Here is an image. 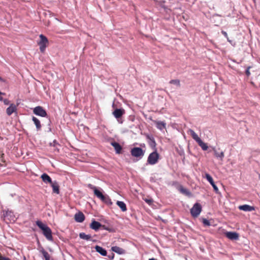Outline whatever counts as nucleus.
Returning <instances> with one entry per match:
<instances>
[{
	"label": "nucleus",
	"mask_w": 260,
	"mask_h": 260,
	"mask_svg": "<svg viewBox=\"0 0 260 260\" xmlns=\"http://www.w3.org/2000/svg\"><path fill=\"white\" fill-rule=\"evenodd\" d=\"M5 93H3V92H2L0 91V95H5Z\"/></svg>",
	"instance_id": "41"
},
{
	"label": "nucleus",
	"mask_w": 260,
	"mask_h": 260,
	"mask_svg": "<svg viewBox=\"0 0 260 260\" xmlns=\"http://www.w3.org/2000/svg\"><path fill=\"white\" fill-rule=\"evenodd\" d=\"M250 69V67H249L247 68L246 71V74L247 76H249L250 75V72L249 71V69Z\"/></svg>",
	"instance_id": "36"
},
{
	"label": "nucleus",
	"mask_w": 260,
	"mask_h": 260,
	"mask_svg": "<svg viewBox=\"0 0 260 260\" xmlns=\"http://www.w3.org/2000/svg\"><path fill=\"white\" fill-rule=\"evenodd\" d=\"M179 190L180 191V192H181L182 193H183L184 194L189 196L190 194V192L188 190V189L185 188L182 186H180L179 187Z\"/></svg>",
	"instance_id": "29"
},
{
	"label": "nucleus",
	"mask_w": 260,
	"mask_h": 260,
	"mask_svg": "<svg viewBox=\"0 0 260 260\" xmlns=\"http://www.w3.org/2000/svg\"><path fill=\"white\" fill-rule=\"evenodd\" d=\"M79 237L82 239L88 241L90 240L91 236L90 235H86L84 233H81L79 234Z\"/></svg>",
	"instance_id": "26"
},
{
	"label": "nucleus",
	"mask_w": 260,
	"mask_h": 260,
	"mask_svg": "<svg viewBox=\"0 0 260 260\" xmlns=\"http://www.w3.org/2000/svg\"><path fill=\"white\" fill-rule=\"evenodd\" d=\"M159 155L157 152V150H154V151L151 153L147 159V162L151 165H153L158 162L159 159Z\"/></svg>",
	"instance_id": "3"
},
{
	"label": "nucleus",
	"mask_w": 260,
	"mask_h": 260,
	"mask_svg": "<svg viewBox=\"0 0 260 260\" xmlns=\"http://www.w3.org/2000/svg\"><path fill=\"white\" fill-rule=\"evenodd\" d=\"M41 178L42 181L46 184H48V183L51 184L52 182V179L50 178V177L48 174H47L46 173L43 174L41 175Z\"/></svg>",
	"instance_id": "17"
},
{
	"label": "nucleus",
	"mask_w": 260,
	"mask_h": 260,
	"mask_svg": "<svg viewBox=\"0 0 260 260\" xmlns=\"http://www.w3.org/2000/svg\"><path fill=\"white\" fill-rule=\"evenodd\" d=\"M32 120L36 125L37 130H40L41 128V124L40 120L34 116L32 117Z\"/></svg>",
	"instance_id": "24"
},
{
	"label": "nucleus",
	"mask_w": 260,
	"mask_h": 260,
	"mask_svg": "<svg viewBox=\"0 0 260 260\" xmlns=\"http://www.w3.org/2000/svg\"><path fill=\"white\" fill-rule=\"evenodd\" d=\"M131 155L137 158H142L145 154V151L140 147H134L131 150Z\"/></svg>",
	"instance_id": "5"
},
{
	"label": "nucleus",
	"mask_w": 260,
	"mask_h": 260,
	"mask_svg": "<svg viewBox=\"0 0 260 260\" xmlns=\"http://www.w3.org/2000/svg\"><path fill=\"white\" fill-rule=\"evenodd\" d=\"M52 187L53 192L56 194L59 193V186L56 181H52V183L50 184Z\"/></svg>",
	"instance_id": "14"
},
{
	"label": "nucleus",
	"mask_w": 260,
	"mask_h": 260,
	"mask_svg": "<svg viewBox=\"0 0 260 260\" xmlns=\"http://www.w3.org/2000/svg\"><path fill=\"white\" fill-rule=\"evenodd\" d=\"M111 145L114 148L116 153L120 154L122 152V147L117 142H113L111 143Z\"/></svg>",
	"instance_id": "16"
},
{
	"label": "nucleus",
	"mask_w": 260,
	"mask_h": 260,
	"mask_svg": "<svg viewBox=\"0 0 260 260\" xmlns=\"http://www.w3.org/2000/svg\"><path fill=\"white\" fill-rule=\"evenodd\" d=\"M189 132L190 133V134L191 135L192 138L197 142H198L201 139L199 137L198 135L192 129H189Z\"/></svg>",
	"instance_id": "25"
},
{
	"label": "nucleus",
	"mask_w": 260,
	"mask_h": 260,
	"mask_svg": "<svg viewBox=\"0 0 260 260\" xmlns=\"http://www.w3.org/2000/svg\"><path fill=\"white\" fill-rule=\"evenodd\" d=\"M0 81H4V80L0 77Z\"/></svg>",
	"instance_id": "42"
},
{
	"label": "nucleus",
	"mask_w": 260,
	"mask_h": 260,
	"mask_svg": "<svg viewBox=\"0 0 260 260\" xmlns=\"http://www.w3.org/2000/svg\"><path fill=\"white\" fill-rule=\"evenodd\" d=\"M146 138L148 140V143L149 146L154 150H156V143L154 138L149 135H146Z\"/></svg>",
	"instance_id": "8"
},
{
	"label": "nucleus",
	"mask_w": 260,
	"mask_h": 260,
	"mask_svg": "<svg viewBox=\"0 0 260 260\" xmlns=\"http://www.w3.org/2000/svg\"><path fill=\"white\" fill-rule=\"evenodd\" d=\"M205 177L210 184H213L214 182L212 177L208 173L205 174Z\"/></svg>",
	"instance_id": "31"
},
{
	"label": "nucleus",
	"mask_w": 260,
	"mask_h": 260,
	"mask_svg": "<svg viewBox=\"0 0 260 260\" xmlns=\"http://www.w3.org/2000/svg\"><path fill=\"white\" fill-rule=\"evenodd\" d=\"M0 260H11V259L9 258V257H6L3 256Z\"/></svg>",
	"instance_id": "38"
},
{
	"label": "nucleus",
	"mask_w": 260,
	"mask_h": 260,
	"mask_svg": "<svg viewBox=\"0 0 260 260\" xmlns=\"http://www.w3.org/2000/svg\"><path fill=\"white\" fill-rule=\"evenodd\" d=\"M4 218L6 219H8L10 221L15 220V216L13 214V212L11 211H3V214Z\"/></svg>",
	"instance_id": "9"
},
{
	"label": "nucleus",
	"mask_w": 260,
	"mask_h": 260,
	"mask_svg": "<svg viewBox=\"0 0 260 260\" xmlns=\"http://www.w3.org/2000/svg\"><path fill=\"white\" fill-rule=\"evenodd\" d=\"M3 255H2L1 253L0 252V259H1V257H2Z\"/></svg>",
	"instance_id": "44"
},
{
	"label": "nucleus",
	"mask_w": 260,
	"mask_h": 260,
	"mask_svg": "<svg viewBox=\"0 0 260 260\" xmlns=\"http://www.w3.org/2000/svg\"><path fill=\"white\" fill-rule=\"evenodd\" d=\"M3 102H4V104L6 105H8L10 104V101L8 99H4Z\"/></svg>",
	"instance_id": "37"
},
{
	"label": "nucleus",
	"mask_w": 260,
	"mask_h": 260,
	"mask_svg": "<svg viewBox=\"0 0 260 260\" xmlns=\"http://www.w3.org/2000/svg\"><path fill=\"white\" fill-rule=\"evenodd\" d=\"M87 186L88 188L93 190L94 195L97 198L100 199L102 201L105 202L106 204H112L110 198L107 196H104L101 191L96 188L95 186L92 185L91 184H88Z\"/></svg>",
	"instance_id": "1"
},
{
	"label": "nucleus",
	"mask_w": 260,
	"mask_h": 260,
	"mask_svg": "<svg viewBox=\"0 0 260 260\" xmlns=\"http://www.w3.org/2000/svg\"><path fill=\"white\" fill-rule=\"evenodd\" d=\"M145 201L148 203L149 205H151L153 203V200L151 199H145Z\"/></svg>",
	"instance_id": "35"
},
{
	"label": "nucleus",
	"mask_w": 260,
	"mask_h": 260,
	"mask_svg": "<svg viewBox=\"0 0 260 260\" xmlns=\"http://www.w3.org/2000/svg\"><path fill=\"white\" fill-rule=\"evenodd\" d=\"M211 185L212 186V187H213V189L214 190V191L216 192V193H218L219 192V190H218V187H217V186L215 184L214 182L213 183V184H211Z\"/></svg>",
	"instance_id": "32"
},
{
	"label": "nucleus",
	"mask_w": 260,
	"mask_h": 260,
	"mask_svg": "<svg viewBox=\"0 0 260 260\" xmlns=\"http://www.w3.org/2000/svg\"><path fill=\"white\" fill-rule=\"evenodd\" d=\"M238 208L239 210L244 211H252L255 210V208L253 206H251L246 204L239 206Z\"/></svg>",
	"instance_id": "15"
},
{
	"label": "nucleus",
	"mask_w": 260,
	"mask_h": 260,
	"mask_svg": "<svg viewBox=\"0 0 260 260\" xmlns=\"http://www.w3.org/2000/svg\"><path fill=\"white\" fill-rule=\"evenodd\" d=\"M40 251L44 257L45 260H50V255L49 253L45 250L44 248H42Z\"/></svg>",
	"instance_id": "28"
},
{
	"label": "nucleus",
	"mask_w": 260,
	"mask_h": 260,
	"mask_svg": "<svg viewBox=\"0 0 260 260\" xmlns=\"http://www.w3.org/2000/svg\"><path fill=\"white\" fill-rule=\"evenodd\" d=\"M221 33L222 34V35L227 39L228 41L229 42H231V41L229 39V38H228V34L227 33L224 31H221Z\"/></svg>",
	"instance_id": "34"
},
{
	"label": "nucleus",
	"mask_w": 260,
	"mask_h": 260,
	"mask_svg": "<svg viewBox=\"0 0 260 260\" xmlns=\"http://www.w3.org/2000/svg\"><path fill=\"white\" fill-rule=\"evenodd\" d=\"M33 112L35 114L45 117L47 114L46 111L41 106H37L34 109Z\"/></svg>",
	"instance_id": "7"
},
{
	"label": "nucleus",
	"mask_w": 260,
	"mask_h": 260,
	"mask_svg": "<svg viewBox=\"0 0 260 260\" xmlns=\"http://www.w3.org/2000/svg\"><path fill=\"white\" fill-rule=\"evenodd\" d=\"M101 226L102 224L95 220H93L90 225V228L95 231L98 230Z\"/></svg>",
	"instance_id": "20"
},
{
	"label": "nucleus",
	"mask_w": 260,
	"mask_h": 260,
	"mask_svg": "<svg viewBox=\"0 0 260 260\" xmlns=\"http://www.w3.org/2000/svg\"><path fill=\"white\" fill-rule=\"evenodd\" d=\"M3 155H4V153H3V154H2V156H3Z\"/></svg>",
	"instance_id": "46"
},
{
	"label": "nucleus",
	"mask_w": 260,
	"mask_h": 260,
	"mask_svg": "<svg viewBox=\"0 0 260 260\" xmlns=\"http://www.w3.org/2000/svg\"><path fill=\"white\" fill-rule=\"evenodd\" d=\"M202 211V207L199 203H196L190 210L191 215L194 217L199 216Z\"/></svg>",
	"instance_id": "6"
},
{
	"label": "nucleus",
	"mask_w": 260,
	"mask_h": 260,
	"mask_svg": "<svg viewBox=\"0 0 260 260\" xmlns=\"http://www.w3.org/2000/svg\"><path fill=\"white\" fill-rule=\"evenodd\" d=\"M152 121L156 124L157 128L159 129L162 130L166 128V123L164 121L152 120Z\"/></svg>",
	"instance_id": "19"
},
{
	"label": "nucleus",
	"mask_w": 260,
	"mask_h": 260,
	"mask_svg": "<svg viewBox=\"0 0 260 260\" xmlns=\"http://www.w3.org/2000/svg\"><path fill=\"white\" fill-rule=\"evenodd\" d=\"M17 105L14 104H10V106L6 109V113L8 115L10 116L13 113L17 111Z\"/></svg>",
	"instance_id": "11"
},
{
	"label": "nucleus",
	"mask_w": 260,
	"mask_h": 260,
	"mask_svg": "<svg viewBox=\"0 0 260 260\" xmlns=\"http://www.w3.org/2000/svg\"><path fill=\"white\" fill-rule=\"evenodd\" d=\"M149 260H156V259L154 258H151L149 259Z\"/></svg>",
	"instance_id": "43"
},
{
	"label": "nucleus",
	"mask_w": 260,
	"mask_h": 260,
	"mask_svg": "<svg viewBox=\"0 0 260 260\" xmlns=\"http://www.w3.org/2000/svg\"><path fill=\"white\" fill-rule=\"evenodd\" d=\"M4 100V99H3V98L1 96H0V101H3Z\"/></svg>",
	"instance_id": "40"
},
{
	"label": "nucleus",
	"mask_w": 260,
	"mask_h": 260,
	"mask_svg": "<svg viewBox=\"0 0 260 260\" xmlns=\"http://www.w3.org/2000/svg\"><path fill=\"white\" fill-rule=\"evenodd\" d=\"M39 37L40 38V40L38 44L40 46V51L43 53L45 51L46 47L48 45V39L42 34L40 35Z\"/></svg>",
	"instance_id": "4"
},
{
	"label": "nucleus",
	"mask_w": 260,
	"mask_h": 260,
	"mask_svg": "<svg viewBox=\"0 0 260 260\" xmlns=\"http://www.w3.org/2000/svg\"><path fill=\"white\" fill-rule=\"evenodd\" d=\"M36 224L42 230L43 234L46 239L49 241H52L53 237L52 236V231L50 228L40 220L36 221Z\"/></svg>",
	"instance_id": "2"
},
{
	"label": "nucleus",
	"mask_w": 260,
	"mask_h": 260,
	"mask_svg": "<svg viewBox=\"0 0 260 260\" xmlns=\"http://www.w3.org/2000/svg\"><path fill=\"white\" fill-rule=\"evenodd\" d=\"M116 204L121 209L122 211L125 212L127 210L126 204L123 202L118 201L116 202Z\"/></svg>",
	"instance_id": "23"
},
{
	"label": "nucleus",
	"mask_w": 260,
	"mask_h": 260,
	"mask_svg": "<svg viewBox=\"0 0 260 260\" xmlns=\"http://www.w3.org/2000/svg\"><path fill=\"white\" fill-rule=\"evenodd\" d=\"M225 235L230 240H237L239 238V235L236 232H229L225 233Z\"/></svg>",
	"instance_id": "13"
},
{
	"label": "nucleus",
	"mask_w": 260,
	"mask_h": 260,
	"mask_svg": "<svg viewBox=\"0 0 260 260\" xmlns=\"http://www.w3.org/2000/svg\"><path fill=\"white\" fill-rule=\"evenodd\" d=\"M203 223L205 225H210V222L206 219H203Z\"/></svg>",
	"instance_id": "33"
},
{
	"label": "nucleus",
	"mask_w": 260,
	"mask_h": 260,
	"mask_svg": "<svg viewBox=\"0 0 260 260\" xmlns=\"http://www.w3.org/2000/svg\"><path fill=\"white\" fill-rule=\"evenodd\" d=\"M95 249L96 252L100 253L102 255H103V256L107 255V251L103 247H102L100 246H98V245H96L95 246Z\"/></svg>",
	"instance_id": "21"
},
{
	"label": "nucleus",
	"mask_w": 260,
	"mask_h": 260,
	"mask_svg": "<svg viewBox=\"0 0 260 260\" xmlns=\"http://www.w3.org/2000/svg\"><path fill=\"white\" fill-rule=\"evenodd\" d=\"M114 257V254H112V255L111 256V257L109 256V258L110 259H113Z\"/></svg>",
	"instance_id": "39"
},
{
	"label": "nucleus",
	"mask_w": 260,
	"mask_h": 260,
	"mask_svg": "<svg viewBox=\"0 0 260 260\" xmlns=\"http://www.w3.org/2000/svg\"><path fill=\"white\" fill-rule=\"evenodd\" d=\"M75 220L78 222H82L85 219V216L81 212H79L75 215Z\"/></svg>",
	"instance_id": "12"
},
{
	"label": "nucleus",
	"mask_w": 260,
	"mask_h": 260,
	"mask_svg": "<svg viewBox=\"0 0 260 260\" xmlns=\"http://www.w3.org/2000/svg\"><path fill=\"white\" fill-rule=\"evenodd\" d=\"M125 113V110L123 109H116L113 112V115L116 119H119Z\"/></svg>",
	"instance_id": "10"
},
{
	"label": "nucleus",
	"mask_w": 260,
	"mask_h": 260,
	"mask_svg": "<svg viewBox=\"0 0 260 260\" xmlns=\"http://www.w3.org/2000/svg\"><path fill=\"white\" fill-rule=\"evenodd\" d=\"M169 83L171 84H175L178 87L180 86V80L178 79L171 80L170 81Z\"/></svg>",
	"instance_id": "30"
},
{
	"label": "nucleus",
	"mask_w": 260,
	"mask_h": 260,
	"mask_svg": "<svg viewBox=\"0 0 260 260\" xmlns=\"http://www.w3.org/2000/svg\"><path fill=\"white\" fill-rule=\"evenodd\" d=\"M213 151L214 152V156L217 158H219L221 160H222L224 157V154L223 151L218 152L217 150L215 148H213Z\"/></svg>",
	"instance_id": "18"
},
{
	"label": "nucleus",
	"mask_w": 260,
	"mask_h": 260,
	"mask_svg": "<svg viewBox=\"0 0 260 260\" xmlns=\"http://www.w3.org/2000/svg\"><path fill=\"white\" fill-rule=\"evenodd\" d=\"M197 143L203 150L205 151L208 149V146H207V144L204 143L201 139Z\"/></svg>",
	"instance_id": "27"
},
{
	"label": "nucleus",
	"mask_w": 260,
	"mask_h": 260,
	"mask_svg": "<svg viewBox=\"0 0 260 260\" xmlns=\"http://www.w3.org/2000/svg\"><path fill=\"white\" fill-rule=\"evenodd\" d=\"M141 146H143V147H145V144H143V145H141Z\"/></svg>",
	"instance_id": "45"
},
{
	"label": "nucleus",
	"mask_w": 260,
	"mask_h": 260,
	"mask_svg": "<svg viewBox=\"0 0 260 260\" xmlns=\"http://www.w3.org/2000/svg\"><path fill=\"white\" fill-rule=\"evenodd\" d=\"M111 250L119 254L125 253V250L123 249L116 246L112 247Z\"/></svg>",
	"instance_id": "22"
}]
</instances>
